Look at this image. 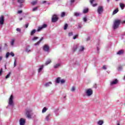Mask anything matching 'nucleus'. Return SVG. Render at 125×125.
<instances>
[{"instance_id": "1", "label": "nucleus", "mask_w": 125, "mask_h": 125, "mask_svg": "<svg viewBox=\"0 0 125 125\" xmlns=\"http://www.w3.org/2000/svg\"><path fill=\"white\" fill-rule=\"evenodd\" d=\"M120 24H121V20H115L113 23V29H115L118 28L119 26H120Z\"/></svg>"}, {"instance_id": "2", "label": "nucleus", "mask_w": 125, "mask_h": 125, "mask_svg": "<svg viewBox=\"0 0 125 125\" xmlns=\"http://www.w3.org/2000/svg\"><path fill=\"white\" fill-rule=\"evenodd\" d=\"M32 110L30 109H26L25 111V114L27 116V118L31 119V115L32 114Z\"/></svg>"}, {"instance_id": "3", "label": "nucleus", "mask_w": 125, "mask_h": 125, "mask_svg": "<svg viewBox=\"0 0 125 125\" xmlns=\"http://www.w3.org/2000/svg\"><path fill=\"white\" fill-rule=\"evenodd\" d=\"M104 10V9L103 8V6H99L97 9V12L98 14H102Z\"/></svg>"}, {"instance_id": "4", "label": "nucleus", "mask_w": 125, "mask_h": 125, "mask_svg": "<svg viewBox=\"0 0 125 125\" xmlns=\"http://www.w3.org/2000/svg\"><path fill=\"white\" fill-rule=\"evenodd\" d=\"M93 93V92L91 89H88L86 90V94L87 96H90L91 95H92Z\"/></svg>"}, {"instance_id": "5", "label": "nucleus", "mask_w": 125, "mask_h": 125, "mask_svg": "<svg viewBox=\"0 0 125 125\" xmlns=\"http://www.w3.org/2000/svg\"><path fill=\"white\" fill-rule=\"evenodd\" d=\"M9 105H10V106H13V96L12 95H11L9 100Z\"/></svg>"}, {"instance_id": "6", "label": "nucleus", "mask_w": 125, "mask_h": 125, "mask_svg": "<svg viewBox=\"0 0 125 125\" xmlns=\"http://www.w3.org/2000/svg\"><path fill=\"white\" fill-rule=\"evenodd\" d=\"M17 1L20 4L19 7H22L23 6V3L25 2V0H17Z\"/></svg>"}, {"instance_id": "7", "label": "nucleus", "mask_w": 125, "mask_h": 125, "mask_svg": "<svg viewBox=\"0 0 125 125\" xmlns=\"http://www.w3.org/2000/svg\"><path fill=\"white\" fill-rule=\"evenodd\" d=\"M25 123H26V121L23 118H21L20 120V125H25Z\"/></svg>"}, {"instance_id": "8", "label": "nucleus", "mask_w": 125, "mask_h": 125, "mask_svg": "<svg viewBox=\"0 0 125 125\" xmlns=\"http://www.w3.org/2000/svg\"><path fill=\"white\" fill-rule=\"evenodd\" d=\"M46 27H47V25L46 24H43L41 27H39L38 28V29L37 31L38 32H40V31H42V30L44 28H46Z\"/></svg>"}, {"instance_id": "9", "label": "nucleus", "mask_w": 125, "mask_h": 125, "mask_svg": "<svg viewBox=\"0 0 125 125\" xmlns=\"http://www.w3.org/2000/svg\"><path fill=\"white\" fill-rule=\"evenodd\" d=\"M57 20H58L57 16L54 15L52 18V22H57Z\"/></svg>"}, {"instance_id": "10", "label": "nucleus", "mask_w": 125, "mask_h": 125, "mask_svg": "<svg viewBox=\"0 0 125 125\" xmlns=\"http://www.w3.org/2000/svg\"><path fill=\"white\" fill-rule=\"evenodd\" d=\"M3 23H4V18L3 16L0 17V25H3Z\"/></svg>"}, {"instance_id": "11", "label": "nucleus", "mask_w": 125, "mask_h": 125, "mask_svg": "<svg viewBox=\"0 0 125 125\" xmlns=\"http://www.w3.org/2000/svg\"><path fill=\"white\" fill-rule=\"evenodd\" d=\"M118 82V81L117 79H115L110 82V85H113V84H117Z\"/></svg>"}, {"instance_id": "12", "label": "nucleus", "mask_w": 125, "mask_h": 125, "mask_svg": "<svg viewBox=\"0 0 125 125\" xmlns=\"http://www.w3.org/2000/svg\"><path fill=\"white\" fill-rule=\"evenodd\" d=\"M44 51H48L49 50V47L47 45H45L43 48Z\"/></svg>"}, {"instance_id": "13", "label": "nucleus", "mask_w": 125, "mask_h": 125, "mask_svg": "<svg viewBox=\"0 0 125 125\" xmlns=\"http://www.w3.org/2000/svg\"><path fill=\"white\" fill-rule=\"evenodd\" d=\"M14 42H15V39H12L10 42L11 46H14Z\"/></svg>"}, {"instance_id": "14", "label": "nucleus", "mask_w": 125, "mask_h": 125, "mask_svg": "<svg viewBox=\"0 0 125 125\" xmlns=\"http://www.w3.org/2000/svg\"><path fill=\"white\" fill-rule=\"evenodd\" d=\"M43 40V37H42L39 41H38L37 42L34 44V45H39L40 43H41V42Z\"/></svg>"}, {"instance_id": "15", "label": "nucleus", "mask_w": 125, "mask_h": 125, "mask_svg": "<svg viewBox=\"0 0 125 125\" xmlns=\"http://www.w3.org/2000/svg\"><path fill=\"white\" fill-rule=\"evenodd\" d=\"M61 81V78L60 77H58L56 79V83H60V82Z\"/></svg>"}, {"instance_id": "16", "label": "nucleus", "mask_w": 125, "mask_h": 125, "mask_svg": "<svg viewBox=\"0 0 125 125\" xmlns=\"http://www.w3.org/2000/svg\"><path fill=\"white\" fill-rule=\"evenodd\" d=\"M50 84H52V83H51V82H48L47 83H46L45 84H44V86L46 87H47L48 86H49V85H50Z\"/></svg>"}, {"instance_id": "17", "label": "nucleus", "mask_w": 125, "mask_h": 125, "mask_svg": "<svg viewBox=\"0 0 125 125\" xmlns=\"http://www.w3.org/2000/svg\"><path fill=\"white\" fill-rule=\"evenodd\" d=\"M50 120V114H48L47 116H46L45 120L48 122Z\"/></svg>"}, {"instance_id": "18", "label": "nucleus", "mask_w": 125, "mask_h": 125, "mask_svg": "<svg viewBox=\"0 0 125 125\" xmlns=\"http://www.w3.org/2000/svg\"><path fill=\"white\" fill-rule=\"evenodd\" d=\"M118 12H119V9L118 8H116L115 10H114L113 12V15H115L117 13H118Z\"/></svg>"}, {"instance_id": "19", "label": "nucleus", "mask_w": 125, "mask_h": 125, "mask_svg": "<svg viewBox=\"0 0 125 125\" xmlns=\"http://www.w3.org/2000/svg\"><path fill=\"white\" fill-rule=\"evenodd\" d=\"M120 6L121 8V9H124V8H125V4L123 3H120Z\"/></svg>"}, {"instance_id": "20", "label": "nucleus", "mask_w": 125, "mask_h": 125, "mask_svg": "<svg viewBox=\"0 0 125 125\" xmlns=\"http://www.w3.org/2000/svg\"><path fill=\"white\" fill-rule=\"evenodd\" d=\"M36 32H37V30H36V29H34L30 33L31 36H34V34H35V33H36Z\"/></svg>"}, {"instance_id": "21", "label": "nucleus", "mask_w": 125, "mask_h": 125, "mask_svg": "<svg viewBox=\"0 0 125 125\" xmlns=\"http://www.w3.org/2000/svg\"><path fill=\"white\" fill-rule=\"evenodd\" d=\"M51 63V60L48 59L45 63V65H48V64H50Z\"/></svg>"}, {"instance_id": "22", "label": "nucleus", "mask_w": 125, "mask_h": 125, "mask_svg": "<svg viewBox=\"0 0 125 125\" xmlns=\"http://www.w3.org/2000/svg\"><path fill=\"white\" fill-rule=\"evenodd\" d=\"M123 53H124V51L123 50H121L117 52V54L121 55V54H123Z\"/></svg>"}, {"instance_id": "23", "label": "nucleus", "mask_w": 125, "mask_h": 125, "mask_svg": "<svg viewBox=\"0 0 125 125\" xmlns=\"http://www.w3.org/2000/svg\"><path fill=\"white\" fill-rule=\"evenodd\" d=\"M87 12H88V8L84 9V10H83V13L85 14V13H87Z\"/></svg>"}, {"instance_id": "24", "label": "nucleus", "mask_w": 125, "mask_h": 125, "mask_svg": "<svg viewBox=\"0 0 125 125\" xmlns=\"http://www.w3.org/2000/svg\"><path fill=\"white\" fill-rule=\"evenodd\" d=\"M43 68V65H42L40 66V67L38 70L39 73H40V72H41Z\"/></svg>"}, {"instance_id": "25", "label": "nucleus", "mask_w": 125, "mask_h": 125, "mask_svg": "<svg viewBox=\"0 0 125 125\" xmlns=\"http://www.w3.org/2000/svg\"><path fill=\"white\" fill-rule=\"evenodd\" d=\"M60 66V63H58V64H55L54 66V68L55 69H57V68H58V67H59Z\"/></svg>"}, {"instance_id": "26", "label": "nucleus", "mask_w": 125, "mask_h": 125, "mask_svg": "<svg viewBox=\"0 0 125 125\" xmlns=\"http://www.w3.org/2000/svg\"><path fill=\"white\" fill-rule=\"evenodd\" d=\"M103 121L102 120H101V121H99L98 122V125H103Z\"/></svg>"}, {"instance_id": "27", "label": "nucleus", "mask_w": 125, "mask_h": 125, "mask_svg": "<svg viewBox=\"0 0 125 125\" xmlns=\"http://www.w3.org/2000/svg\"><path fill=\"white\" fill-rule=\"evenodd\" d=\"M47 110V109L46 108V107H44L42 110V113H45Z\"/></svg>"}, {"instance_id": "28", "label": "nucleus", "mask_w": 125, "mask_h": 125, "mask_svg": "<svg viewBox=\"0 0 125 125\" xmlns=\"http://www.w3.org/2000/svg\"><path fill=\"white\" fill-rule=\"evenodd\" d=\"M74 15L75 16H80V15H81V13H79V12H76L74 13Z\"/></svg>"}, {"instance_id": "29", "label": "nucleus", "mask_w": 125, "mask_h": 125, "mask_svg": "<svg viewBox=\"0 0 125 125\" xmlns=\"http://www.w3.org/2000/svg\"><path fill=\"white\" fill-rule=\"evenodd\" d=\"M77 48H78V46L77 45L74 46L73 50V52L76 51V50H77Z\"/></svg>"}, {"instance_id": "30", "label": "nucleus", "mask_w": 125, "mask_h": 125, "mask_svg": "<svg viewBox=\"0 0 125 125\" xmlns=\"http://www.w3.org/2000/svg\"><path fill=\"white\" fill-rule=\"evenodd\" d=\"M38 2L37 1V0H35V1H32V2H31V3H32V5H35V4H37V3Z\"/></svg>"}, {"instance_id": "31", "label": "nucleus", "mask_w": 125, "mask_h": 125, "mask_svg": "<svg viewBox=\"0 0 125 125\" xmlns=\"http://www.w3.org/2000/svg\"><path fill=\"white\" fill-rule=\"evenodd\" d=\"M11 73L9 72L5 77V79H8V78H9V77H10V75H11Z\"/></svg>"}, {"instance_id": "32", "label": "nucleus", "mask_w": 125, "mask_h": 125, "mask_svg": "<svg viewBox=\"0 0 125 125\" xmlns=\"http://www.w3.org/2000/svg\"><path fill=\"white\" fill-rule=\"evenodd\" d=\"M67 28H68V24L66 23L64 26V30H67Z\"/></svg>"}, {"instance_id": "33", "label": "nucleus", "mask_w": 125, "mask_h": 125, "mask_svg": "<svg viewBox=\"0 0 125 125\" xmlns=\"http://www.w3.org/2000/svg\"><path fill=\"white\" fill-rule=\"evenodd\" d=\"M38 10V7H36L33 8L32 11H37Z\"/></svg>"}, {"instance_id": "34", "label": "nucleus", "mask_w": 125, "mask_h": 125, "mask_svg": "<svg viewBox=\"0 0 125 125\" xmlns=\"http://www.w3.org/2000/svg\"><path fill=\"white\" fill-rule=\"evenodd\" d=\"M83 49H84V47H83V46H81V47L80 49V51H83Z\"/></svg>"}, {"instance_id": "35", "label": "nucleus", "mask_w": 125, "mask_h": 125, "mask_svg": "<svg viewBox=\"0 0 125 125\" xmlns=\"http://www.w3.org/2000/svg\"><path fill=\"white\" fill-rule=\"evenodd\" d=\"M71 91H72V92H74V91H75V90H76V88H75V87L73 86L71 89Z\"/></svg>"}, {"instance_id": "36", "label": "nucleus", "mask_w": 125, "mask_h": 125, "mask_svg": "<svg viewBox=\"0 0 125 125\" xmlns=\"http://www.w3.org/2000/svg\"><path fill=\"white\" fill-rule=\"evenodd\" d=\"M9 55H10V53L9 52H7L6 54V58H7L9 57Z\"/></svg>"}, {"instance_id": "37", "label": "nucleus", "mask_w": 125, "mask_h": 125, "mask_svg": "<svg viewBox=\"0 0 125 125\" xmlns=\"http://www.w3.org/2000/svg\"><path fill=\"white\" fill-rule=\"evenodd\" d=\"M65 83V80L62 79L61 80V83Z\"/></svg>"}, {"instance_id": "38", "label": "nucleus", "mask_w": 125, "mask_h": 125, "mask_svg": "<svg viewBox=\"0 0 125 125\" xmlns=\"http://www.w3.org/2000/svg\"><path fill=\"white\" fill-rule=\"evenodd\" d=\"M38 39H39L38 37H34L32 39V41H36V40H38Z\"/></svg>"}, {"instance_id": "39", "label": "nucleus", "mask_w": 125, "mask_h": 125, "mask_svg": "<svg viewBox=\"0 0 125 125\" xmlns=\"http://www.w3.org/2000/svg\"><path fill=\"white\" fill-rule=\"evenodd\" d=\"M78 35H76L73 37V40H76V39L78 38Z\"/></svg>"}, {"instance_id": "40", "label": "nucleus", "mask_w": 125, "mask_h": 125, "mask_svg": "<svg viewBox=\"0 0 125 125\" xmlns=\"http://www.w3.org/2000/svg\"><path fill=\"white\" fill-rule=\"evenodd\" d=\"M103 69L104 70H106L107 69V66L106 65H104L103 67Z\"/></svg>"}, {"instance_id": "41", "label": "nucleus", "mask_w": 125, "mask_h": 125, "mask_svg": "<svg viewBox=\"0 0 125 125\" xmlns=\"http://www.w3.org/2000/svg\"><path fill=\"white\" fill-rule=\"evenodd\" d=\"M2 75V68H1L0 70V76Z\"/></svg>"}, {"instance_id": "42", "label": "nucleus", "mask_w": 125, "mask_h": 125, "mask_svg": "<svg viewBox=\"0 0 125 125\" xmlns=\"http://www.w3.org/2000/svg\"><path fill=\"white\" fill-rule=\"evenodd\" d=\"M62 17H63V16H65V12H62L61 14Z\"/></svg>"}, {"instance_id": "43", "label": "nucleus", "mask_w": 125, "mask_h": 125, "mask_svg": "<svg viewBox=\"0 0 125 125\" xmlns=\"http://www.w3.org/2000/svg\"><path fill=\"white\" fill-rule=\"evenodd\" d=\"M68 36L70 37L71 36H73V32H69L68 33Z\"/></svg>"}, {"instance_id": "44", "label": "nucleus", "mask_w": 125, "mask_h": 125, "mask_svg": "<svg viewBox=\"0 0 125 125\" xmlns=\"http://www.w3.org/2000/svg\"><path fill=\"white\" fill-rule=\"evenodd\" d=\"M10 54L11 56H12V57H14V53H13V52H11Z\"/></svg>"}, {"instance_id": "45", "label": "nucleus", "mask_w": 125, "mask_h": 125, "mask_svg": "<svg viewBox=\"0 0 125 125\" xmlns=\"http://www.w3.org/2000/svg\"><path fill=\"white\" fill-rule=\"evenodd\" d=\"M16 60H15L14 61V67H16Z\"/></svg>"}, {"instance_id": "46", "label": "nucleus", "mask_w": 125, "mask_h": 125, "mask_svg": "<svg viewBox=\"0 0 125 125\" xmlns=\"http://www.w3.org/2000/svg\"><path fill=\"white\" fill-rule=\"evenodd\" d=\"M82 27H83V26L82 25V24L81 23H79L78 24V28H82Z\"/></svg>"}, {"instance_id": "47", "label": "nucleus", "mask_w": 125, "mask_h": 125, "mask_svg": "<svg viewBox=\"0 0 125 125\" xmlns=\"http://www.w3.org/2000/svg\"><path fill=\"white\" fill-rule=\"evenodd\" d=\"M95 0H90V2L91 4H92L93 3V1H94Z\"/></svg>"}, {"instance_id": "48", "label": "nucleus", "mask_w": 125, "mask_h": 125, "mask_svg": "<svg viewBox=\"0 0 125 125\" xmlns=\"http://www.w3.org/2000/svg\"><path fill=\"white\" fill-rule=\"evenodd\" d=\"M83 21H84V22H86V21H87L86 17H84L83 18Z\"/></svg>"}, {"instance_id": "49", "label": "nucleus", "mask_w": 125, "mask_h": 125, "mask_svg": "<svg viewBox=\"0 0 125 125\" xmlns=\"http://www.w3.org/2000/svg\"><path fill=\"white\" fill-rule=\"evenodd\" d=\"M17 32H20L21 31V30L20 28H17Z\"/></svg>"}, {"instance_id": "50", "label": "nucleus", "mask_w": 125, "mask_h": 125, "mask_svg": "<svg viewBox=\"0 0 125 125\" xmlns=\"http://www.w3.org/2000/svg\"><path fill=\"white\" fill-rule=\"evenodd\" d=\"M26 52H30V51H31V50H29V49H26Z\"/></svg>"}, {"instance_id": "51", "label": "nucleus", "mask_w": 125, "mask_h": 125, "mask_svg": "<svg viewBox=\"0 0 125 125\" xmlns=\"http://www.w3.org/2000/svg\"><path fill=\"white\" fill-rule=\"evenodd\" d=\"M96 5H97V4H93L92 5V6H93V7H95V6H96Z\"/></svg>"}, {"instance_id": "52", "label": "nucleus", "mask_w": 125, "mask_h": 125, "mask_svg": "<svg viewBox=\"0 0 125 125\" xmlns=\"http://www.w3.org/2000/svg\"><path fill=\"white\" fill-rule=\"evenodd\" d=\"M18 13H19V14H20V13H22V11L21 10L19 11Z\"/></svg>"}, {"instance_id": "53", "label": "nucleus", "mask_w": 125, "mask_h": 125, "mask_svg": "<svg viewBox=\"0 0 125 125\" xmlns=\"http://www.w3.org/2000/svg\"><path fill=\"white\" fill-rule=\"evenodd\" d=\"M28 26H29V24L27 23V24H25L26 28H28Z\"/></svg>"}, {"instance_id": "54", "label": "nucleus", "mask_w": 125, "mask_h": 125, "mask_svg": "<svg viewBox=\"0 0 125 125\" xmlns=\"http://www.w3.org/2000/svg\"><path fill=\"white\" fill-rule=\"evenodd\" d=\"M2 60V56H0V62Z\"/></svg>"}, {"instance_id": "55", "label": "nucleus", "mask_w": 125, "mask_h": 125, "mask_svg": "<svg viewBox=\"0 0 125 125\" xmlns=\"http://www.w3.org/2000/svg\"><path fill=\"white\" fill-rule=\"evenodd\" d=\"M70 1L71 2V3H73V2H74L75 0H71Z\"/></svg>"}, {"instance_id": "56", "label": "nucleus", "mask_w": 125, "mask_h": 125, "mask_svg": "<svg viewBox=\"0 0 125 125\" xmlns=\"http://www.w3.org/2000/svg\"><path fill=\"white\" fill-rule=\"evenodd\" d=\"M4 46H5V47H7V46H8L7 44L5 43L4 44Z\"/></svg>"}, {"instance_id": "57", "label": "nucleus", "mask_w": 125, "mask_h": 125, "mask_svg": "<svg viewBox=\"0 0 125 125\" xmlns=\"http://www.w3.org/2000/svg\"><path fill=\"white\" fill-rule=\"evenodd\" d=\"M122 24H125V21H123L121 22Z\"/></svg>"}, {"instance_id": "58", "label": "nucleus", "mask_w": 125, "mask_h": 125, "mask_svg": "<svg viewBox=\"0 0 125 125\" xmlns=\"http://www.w3.org/2000/svg\"><path fill=\"white\" fill-rule=\"evenodd\" d=\"M45 2H46V1H44L42 2V3H45Z\"/></svg>"}, {"instance_id": "59", "label": "nucleus", "mask_w": 125, "mask_h": 125, "mask_svg": "<svg viewBox=\"0 0 125 125\" xmlns=\"http://www.w3.org/2000/svg\"><path fill=\"white\" fill-rule=\"evenodd\" d=\"M22 18H21L20 19V21H21V20H22Z\"/></svg>"}, {"instance_id": "60", "label": "nucleus", "mask_w": 125, "mask_h": 125, "mask_svg": "<svg viewBox=\"0 0 125 125\" xmlns=\"http://www.w3.org/2000/svg\"><path fill=\"white\" fill-rule=\"evenodd\" d=\"M0 51H1V47H0Z\"/></svg>"}, {"instance_id": "61", "label": "nucleus", "mask_w": 125, "mask_h": 125, "mask_svg": "<svg viewBox=\"0 0 125 125\" xmlns=\"http://www.w3.org/2000/svg\"><path fill=\"white\" fill-rule=\"evenodd\" d=\"M107 2H109L110 1V0H107Z\"/></svg>"}, {"instance_id": "62", "label": "nucleus", "mask_w": 125, "mask_h": 125, "mask_svg": "<svg viewBox=\"0 0 125 125\" xmlns=\"http://www.w3.org/2000/svg\"><path fill=\"white\" fill-rule=\"evenodd\" d=\"M117 125H120V124L118 123V124H117Z\"/></svg>"}, {"instance_id": "63", "label": "nucleus", "mask_w": 125, "mask_h": 125, "mask_svg": "<svg viewBox=\"0 0 125 125\" xmlns=\"http://www.w3.org/2000/svg\"><path fill=\"white\" fill-rule=\"evenodd\" d=\"M98 50H99L98 47L97 48Z\"/></svg>"}, {"instance_id": "64", "label": "nucleus", "mask_w": 125, "mask_h": 125, "mask_svg": "<svg viewBox=\"0 0 125 125\" xmlns=\"http://www.w3.org/2000/svg\"><path fill=\"white\" fill-rule=\"evenodd\" d=\"M116 0V1H117V0Z\"/></svg>"}]
</instances>
